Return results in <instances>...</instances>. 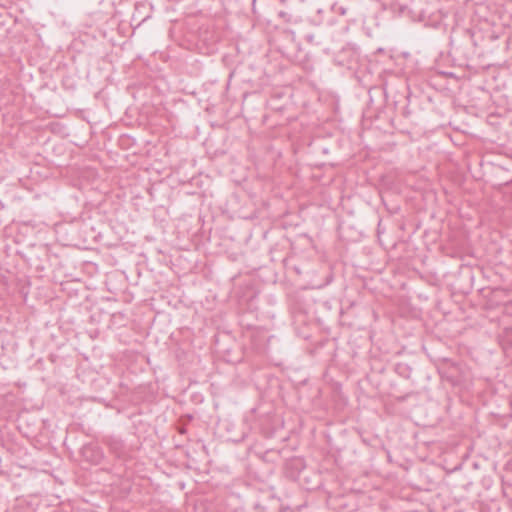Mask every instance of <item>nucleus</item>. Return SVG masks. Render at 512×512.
I'll return each instance as SVG.
<instances>
[{
    "label": "nucleus",
    "instance_id": "1",
    "mask_svg": "<svg viewBox=\"0 0 512 512\" xmlns=\"http://www.w3.org/2000/svg\"><path fill=\"white\" fill-rule=\"evenodd\" d=\"M28 418H29V413L27 411L21 412L18 417V428L27 437H28V431L24 430V428H25L24 426L26 425L28 427V423H27Z\"/></svg>",
    "mask_w": 512,
    "mask_h": 512
}]
</instances>
